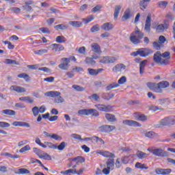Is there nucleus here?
I'll return each mask as SVG.
<instances>
[{
    "instance_id": "37",
    "label": "nucleus",
    "mask_w": 175,
    "mask_h": 175,
    "mask_svg": "<svg viewBox=\"0 0 175 175\" xmlns=\"http://www.w3.org/2000/svg\"><path fill=\"white\" fill-rule=\"evenodd\" d=\"M107 167L109 169V170L114 169V159H108L107 161Z\"/></svg>"
},
{
    "instance_id": "61",
    "label": "nucleus",
    "mask_w": 175,
    "mask_h": 175,
    "mask_svg": "<svg viewBox=\"0 0 175 175\" xmlns=\"http://www.w3.org/2000/svg\"><path fill=\"white\" fill-rule=\"evenodd\" d=\"M46 53H49V51L46 49H40L38 51L35 52V54H38V55H42V54H46Z\"/></svg>"
},
{
    "instance_id": "57",
    "label": "nucleus",
    "mask_w": 175,
    "mask_h": 175,
    "mask_svg": "<svg viewBox=\"0 0 175 175\" xmlns=\"http://www.w3.org/2000/svg\"><path fill=\"white\" fill-rule=\"evenodd\" d=\"M51 139H53L54 140H62V137L55 133L51 134Z\"/></svg>"
},
{
    "instance_id": "56",
    "label": "nucleus",
    "mask_w": 175,
    "mask_h": 175,
    "mask_svg": "<svg viewBox=\"0 0 175 175\" xmlns=\"http://www.w3.org/2000/svg\"><path fill=\"white\" fill-rule=\"evenodd\" d=\"M88 72L90 76H96L98 75V72L94 68H88Z\"/></svg>"
},
{
    "instance_id": "34",
    "label": "nucleus",
    "mask_w": 175,
    "mask_h": 175,
    "mask_svg": "<svg viewBox=\"0 0 175 175\" xmlns=\"http://www.w3.org/2000/svg\"><path fill=\"white\" fill-rule=\"evenodd\" d=\"M75 173H76V169H72V168L61 172V174H64V175H72V174H75Z\"/></svg>"
},
{
    "instance_id": "14",
    "label": "nucleus",
    "mask_w": 175,
    "mask_h": 175,
    "mask_svg": "<svg viewBox=\"0 0 175 175\" xmlns=\"http://www.w3.org/2000/svg\"><path fill=\"white\" fill-rule=\"evenodd\" d=\"M96 153L99 154V155H101L102 157H104L105 158H116V156L114 155V154L109 151L98 150Z\"/></svg>"
},
{
    "instance_id": "27",
    "label": "nucleus",
    "mask_w": 175,
    "mask_h": 175,
    "mask_svg": "<svg viewBox=\"0 0 175 175\" xmlns=\"http://www.w3.org/2000/svg\"><path fill=\"white\" fill-rule=\"evenodd\" d=\"M68 24L75 28H80V27H83V23L80 21H69Z\"/></svg>"
},
{
    "instance_id": "18",
    "label": "nucleus",
    "mask_w": 175,
    "mask_h": 175,
    "mask_svg": "<svg viewBox=\"0 0 175 175\" xmlns=\"http://www.w3.org/2000/svg\"><path fill=\"white\" fill-rule=\"evenodd\" d=\"M50 48L53 49L56 53H58L59 51H64L65 50V48L64 46L59 44H52L50 46Z\"/></svg>"
},
{
    "instance_id": "6",
    "label": "nucleus",
    "mask_w": 175,
    "mask_h": 175,
    "mask_svg": "<svg viewBox=\"0 0 175 175\" xmlns=\"http://www.w3.org/2000/svg\"><path fill=\"white\" fill-rule=\"evenodd\" d=\"M124 83H126V77H122L119 79L118 83H113L109 85L107 87V91H110V90H113V88H117L120 87V84H124Z\"/></svg>"
},
{
    "instance_id": "26",
    "label": "nucleus",
    "mask_w": 175,
    "mask_h": 175,
    "mask_svg": "<svg viewBox=\"0 0 175 175\" xmlns=\"http://www.w3.org/2000/svg\"><path fill=\"white\" fill-rule=\"evenodd\" d=\"M113 28H114V26L110 23H104L101 26V29H103L104 31H111Z\"/></svg>"
},
{
    "instance_id": "1",
    "label": "nucleus",
    "mask_w": 175,
    "mask_h": 175,
    "mask_svg": "<svg viewBox=\"0 0 175 175\" xmlns=\"http://www.w3.org/2000/svg\"><path fill=\"white\" fill-rule=\"evenodd\" d=\"M147 87L149 88L150 91L153 92H157V94H162L163 92V88H167L170 85L169 83L166 81H163L158 83H148L146 84Z\"/></svg>"
},
{
    "instance_id": "10",
    "label": "nucleus",
    "mask_w": 175,
    "mask_h": 175,
    "mask_svg": "<svg viewBox=\"0 0 175 175\" xmlns=\"http://www.w3.org/2000/svg\"><path fill=\"white\" fill-rule=\"evenodd\" d=\"M160 126H166L167 125H172V116L165 117L161 119L159 122Z\"/></svg>"
},
{
    "instance_id": "25",
    "label": "nucleus",
    "mask_w": 175,
    "mask_h": 175,
    "mask_svg": "<svg viewBox=\"0 0 175 175\" xmlns=\"http://www.w3.org/2000/svg\"><path fill=\"white\" fill-rule=\"evenodd\" d=\"M135 35V37L138 38V39H143L144 36V33L139 30V28L136 27L134 32L131 33V35Z\"/></svg>"
},
{
    "instance_id": "45",
    "label": "nucleus",
    "mask_w": 175,
    "mask_h": 175,
    "mask_svg": "<svg viewBox=\"0 0 175 175\" xmlns=\"http://www.w3.org/2000/svg\"><path fill=\"white\" fill-rule=\"evenodd\" d=\"M135 167L137 169H141V170L146 169V170L148 169V167L147 166V165L142 164V163H139V162L135 163Z\"/></svg>"
},
{
    "instance_id": "49",
    "label": "nucleus",
    "mask_w": 175,
    "mask_h": 175,
    "mask_svg": "<svg viewBox=\"0 0 175 175\" xmlns=\"http://www.w3.org/2000/svg\"><path fill=\"white\" fill-rule=\"evenodd\" d=\"M55 29H68L69 28V25L62 24V25H57L54 27Z\"/></svg>"
},
{
    "instance_id": "28",
    "label": "nucleus",
    "mask_w": 175,
    "mask_h": 175,
    "mask_svg": "<svg viewBox=\"0 0 175 175\" xmlns=\"http://www.w3.org/2000/svg\"><path fill=\"white\" fill-rule=\"evenodd\" d=\"M130 40L133 44H140L141 39L135 36V34H131Z\"/></svg>"
},
{
    "instance_id": "5",
    "label": "nucleus",
    "mask_w": 175,
    "mask_h": 175,
    "mask_svg": "<svg viewBox=\"0 0 175 175\" xmlns=\"http://www.w3.org/2000/svg\"><path fill=\"white\" fill-rule=\"evenodd\" d=\"M99 62L100 64H104L105 65L114 64V62H117V57L114 56H103L100 57Z\"/></svg>"
},
{
    "instance_id": "42",
    "label": "nucleus",
    "mask_w": 175,
    "mask_h": 175,
    "mask_svg": "<svg viewBox=\"0 0 175 175\" xmlns=\"http://www.w3.org/2000/svg\"><path fill=\"white\" fill-rule=\"evenodd\" d=\"M137 156L139 159H144V158H147V157H148V154L143 152L142 151H137Z\"/></svg>"
},
{
    "instance_id": "12",
    "label": "nucleus",
    "mask_w": 175,
    "mask_h": 175,
    "mask_svg": "<svg viewBox=\"0 0 175 175\" xmlns=\"http://www.w3.org/2000/svg\"><path fill=\"white\" fill-rule=\"evenodd\" d=\"M125 69H126V66L124 64H118L113 67L112 71L113 73H118V72H122L123 70H125Z\"/></svg>"
},
{
    "instance_id": "23",
    "label": "nucleus",
    "mask_w": 175,
    "mask_h": 175,
    "mask_svg": "<svg viewBox=\"0 0 175 175\" xmlns=\"http://www.w3.org/2000/svg\"><path fill=\"white\" fill-rule=\"evenodd\" d=\"M151 53V51L148 49H141L138 50V54L141 57H147L148 54Z\"/></svg>"
},
{
    "instance_id": "43",
    "label": "nucleus",
    "mask_w": 175,
    "mask_h": 175,
    "mask_svg": "<svg viewBox=\"0 0 175 175\" xmlns=\"http://www.w3.org/2000/svg\"><path fill=\"white\" fill-rule=\"evenodd\" d=\"M159 105H161V106H163V105H170V100L169 98L159 99Z\"/></svg>"
},
{
    "instance_id": "54",
    "label": "nucleus",
    "mask_w": 175,
    "mask_h": 175,
    "mask_svg": "<svg viewBox=\"0 0 175 175\" xmlns=\"http://www.w3.org/2000/svg\"><path fill=\"white\" fill-rule=\"evenodd\" d=\"M30 150L31 146L29 145H26L19 150V152L23 154V152H26V151H30Z\"/></svg>"
},
{
    "instance_id": "63",
    "label": "nucleus",
    "mask_w": 175,
    "mask_h": 175,
    "mask_svg": "<svg viewBox=\"0 0 175 175\" xmlns=\"http://www.w3.org/2000/svg\"><path fill=\"white\" fill-rule=\"evenodd\" d=\"M85 168H80L79 170L75 169V174L77 175H83Z\"/></svg>"
},
{
    "instance_id": "7",
    "label": "nucleus",
    "mask_w": 175,
    "mask_h": 175,
    "mask_svg": "<svg viewBox=\"0 0 175 175\" xmlns=\"http://www.w3.org/2000/svg\"><path fill=\"white\" fill-rule=\"evenodd\" d=\"M153 155L155 157H159L161 158H163L165 157H167V152L163 150L162 148H154L153 149Z\"/></svg>"
},
{
    "instance_id": "22",
    "label": "nucleus",
    "mask_w": 175,
    "mask_h": 175,
    "mask_svg": "<svg viewBox=\"0 0 175 175\" xmlns=\"http://www.w3.org/2000/svg\"><path fill=\"white\" fill-rule=\"evenodd\" d=\"M45 96H50L51 98H56L57 96H59L61 95V92L58 91H49L44 93Z\"/></svg>"
},
{
    "instance_id": "30",
    "label": "nucleus",
    "mask_w": 175,
    "mask_h": 175,
    "mask_svg": "<svg viewBox=\"0 0 175 175\" xmlns=\"http://www.w3.org/2000/svg\"><path fill=\"white\" fill-rule=\"evenodd\" d=\"M145 136L149 139H155V137H158V134L155 133L154 131H147L145 133Z\"/></svg>"
},
{
    "instance_id": "35",
    "label": "nucleus",
    "mask_w": 175,
    "mask_h": 175,
    "mask_svg": "<svg viewBox=\"0 0 175 175\" xmlns=\"http://www.w3.org/2000/svg\"><path fill=\"white\" fill-rule=\"evenodd\" d=\"M1 113L6 116H16V111L12 109H3L1 111Z\"/></svg>"
},
{
    "instance_id": "16",
    "label": "nucleus",
    "mask_w": 175,
    "mask_h": 175,
    "mask_svg": "<svg viewBox=\"0 0 175 175\" xmlns=\"http://www.w3.org/2000/svg\"><path fill=\"white\" fill-rule=\"evenodd\" d=\"M70 162H75L76 165H79V163H84L85 162V159L81 156H78L75 158H70Z\"/></svg>"
},
{
    "instance_id": "9",
    "label": "nucleus",
    "mask_w": 175,
    "mask_h": 175,
    "mask_svg": "<svg viewBox=\"0 0 175 175\" xmlns=\"http://www.w3.org/2000/svg\"><path fill=\"white\" fill-rule=\"evenodd\" d=\"M133 117L135 120H137V121H142L143 122L147 121L148 120V118L147 116L140 113L139 112H136L133 113Z\"/></svg>"
},
{
    "instance_id": "41",
    "label": "nucleus",
    "mask_w": 175,
    "mask_h": 175,
    "mask_svg": "<svg viewBox=\"0 0 175 175\" xmlns=\"http://www.w3.org/2000/svg\"><path fill=\"white\" fill-rule=\"evenodd\" d=\"M89 99H90V100H94V102H99V100H100V97L99 96V95L96 94H93L92 95L90 96Z\"/></svg>"
},
{
    "instance_id": "21",
    "label": "nucleus",
    "mask_w": 175,
    "mask_h": 175,
    "mask_svg": "<svg viewBox=\"0 0 175 175\" xmlns=\"http://www.w3.org/2000/svg\"><path fill=\"white\" fill-rule=\"evenodd\" d=\"M92 51L96 53V54H102V51L100 50V46L98 43H92L91 44Z\"/></svg>"
},
{
    "instance_id": "53",
    "label": "nucleus",
    "mask_w": 175,
    "mask_h": 175,
    "mask_svg": "<svg viewBox=\"0 0 175 175\" xmlns=\"http://www.w3.org/2000/svg\"><path fill=\"white\" fill-rule=\"evenodd\" d=\"M72 88H74L75 91H78L79 92H83V91L85 90V88H83L79 85H73Z\"/></svg>"
},
{
    "instance_id": "2",
    "label": "nucleus",
    "mask_w": 175,
    "mask_h": 175,
    "mask_svg": "<svg viewBox=\"0 0 175 175\" xmlns=\"http://www.w3.org/2000/svg\"><path fill=\"white\" fill-rule=\"evenodd\" d=\"M79 116H92L93 117H98L99 112L95 109H81L78 111Z\"/></svg>"
},
{
    "instance_id": "40",
    "label": "nucleus",
    "mask_w": 175,
    "mask_h": 175,
    "mask_svg": "<svg viewBox=\"0 0 175 175\" xmlns=\"http://www.w3.org/2000/svg\"><path fill=\"white\" fill-rule=\"evenodd\" d=\"M133 158V155L130 156H126L122 158V162L124 165H126V163H129V161Z\"/></svg>"
},
{
    "instance_id": "55",
    "label": "nucleus",
    "mask_w": 175,
    "mask_h": 175,
    "mask_svg": "<svg viewBox=\"0 0 175 175\" xmlns=\"http://www.w3.org/2000/svg\"><path fill=\"white\" fill-rule=\"evenodd\" d=\"M31 111L33 113V115L34 116V117H38V116L39 115V107H34L32 108Z\"/></svg>"
},
{
    "instance_id": "62",
    "label": "nucleus",
    "mask_w": 175,
    "mask_h": 175,
    "mask_svg": "<svg viewBox=\"0 0 175 175\" xmlns=\"http://www.w3.org/2000/svg\"><path fill=\"white\" fill-rule=\"evenodd\" d=\"M10 124L6 122H0V128H9Z\"/></svg>"
},
{
    "instance_id": "20",
    "label": "nucleus",
    "mask_w": 175,
    "mask_h": 175,
    "mask_svg": "<svg viewBox=\"0 0 175 175\" xmlns=\"http://www.w3.org/2000/svg\"><path fill=\"white\" fill-rule=\"evenodd\" d=\"M122 9V5H118L115 6L114 8V13H113V18L114 20H117L118 18V16H120V12Z\"/></svg>"
},
{
    "instance_id": "3",
    "label": "nucleus",
    "mask_w": 175,
    "mask_h": 175,
    "mask_svg": "<svg viewBox=\"0 0 175 175\" xmlns=\"http://www.w3.org/2000/svg\"><path fill=\"white\" fill-rule=\"evenodd\" d=\"M153 59L154 62L160 64V65H167V64H169V60L167 59L162 58V54H161V52L159 51L154 53Z\"/></svg>"
},
{
    "instance_id": "33",
    "label": "nucleus",
    "mask_w": 175,
    "mask_h": 175,
    "mask_svg": "<svg viewBox=\"0 0 175 175\" xmlns=\"http://www.w3.org/2000/svg\"><path fill=\"white\" fill-rule=\"evenodd\" d=\"M19 100L26 102L27 103H33V99L30 96L20 97Z\"/></svg>"
},
{
    "instance_id": "44",
    "label": "nucleus",
    "mask_w": 175,
    "mask_h": 175,
    "mask_svg": "<svg viewBox=\"0 0 175 175\" xmlns=\"http://www.w3.org/2000/svg\"><path fill=\"white\" fill-rule=\"evenodd\" d=\"M44 145L46 146V148H53V150H57V145L51 143V142H44Z\"/></svg>"
},
{
    "instance_id": "4",
    "label": "nucleus",
    "mask_w": 175,
    "mask_h": 175,
    "mask_svg": "<svg viewBox=\"0 0 175 175\" xmlns=\"http://www.w3.org/2000/svg\"><path fill=\"white\" fill-rule=\"evenodd\" d=\"M60 64L58 65L59 69L62 70H68L69 69V64H70V58L63 57L60 59Z\"/></svg>"
},
{
    "instance_id": "59",
    "label": "nucleus",
    "mask_w": 175,
    "mask_h": 175,
    "mask_svg": "<svg viewBox=\"0 0 175 175\" xmlns=\"http://www.w3.org/2000/svg\"><path fill=\"white\" fill-rule=\"evenodd\" d=\"M70 136L72 137V139H75L76 140H81V142L83 140V138H81V135L79 134L73 133Z\"/></svg>"
},
{
    "instance_id": "50",
    "label": "nucleus",
    "mask_w": 175,
    "mask_h": 175,
    "mask_svg": "<svg viewBox=\"0 0 175 175\" xmlns=\"http://www.w3.org/2000/svg\"><path fill=\"white\" fill-rule=\"evenodd\" d=\"M93 20H94V16L92 15H90L85 18H83L82 21L83 24H88V23H91V21H92Z\"/></svg>"
},
{
    "instance_id": "47",
    "label": "nucleus",
    "mask_w": 175,
    "mask_h": 175,
    "mask_svg": "<svg viewBox=\"0 0 175 175\" xmlns=\"http://www.w3.org/2000/svg\"><path fill=\"white\" fill-rule=\"evenodd\" d=\"M64 102H65V99H64V98H62L61 95H59V96H57L54 99V103H57V105H59V103H64Z\"/></svg>"
},
{
    "instance_id": "24",
    "label": "nucleus",
    "mask_w": 175,
    "mask_h": 175,
    "mask_svg": "<svg viewBox=\"0 0 175 175\" xmlns=\"http://www.w3.org/2000/svg\"><path fill=\"white\" fill-rule=\"evenodd\" d=\"M13 126H25L26 128H29L31 125L29 124V123H27L25 122H18L15 121L12 123Z\"/></svg>"
},
{
    "instance_id": "19",
    "label": "nucleus",
    "mask_w": 175,
    "mask_h": 175,
    "mask_svg": "<svg viewBox=\"0 0 175 175\" xmlns=\"http://www.w3.org/2000/svg\"><path fill=\"white\" fill-rule=\"evenodd\" d=\"M132 16V12L131 8H127L124 12V14L122 17V21H126V20H129V18Z\"/></svg>"
},
{
    "instance_id": "15",
    "label": "nucleus",
    "mask_w": 175,
    "mask_h": 175,
    "mask_svg": "<svg viewBox=\"0 0 175 175\" xmlns=\"http://www.w3.org/2000/svg\"><path fill=\"white\" fill-rule=\"evenodd\" d=\"M152 20V18L151 15H148L146 22H145V31L146 32H150L151 31V21Z\"/></svg>"
},
{
    "instance_id": "64",
    "label": "nucleus",
    "mask_w": 175,
    "mask_h": 175,
    "mask_svg": "<svg viewBox=\"0 0 175 175\" xmlns=\"http://www.w3.org/2000/svg\"><path fill=\"white\" fill-rule=\"evenodd\" d=\"M159 8H166L167 6V1H159Z\"/></svg>"
},
{
    "instance_id": "29",
    "label": "nucleus",
    "mask_w": 175,
    "mask_h": 175,
    "mask_svg": "<svg viewBox=\"0 0 175 175\" xmlns=\"http://www.w3.org/2000/svg\"><path fill=\"white\" fill-rule=\"evenodd\" d=\"M168 27H169V25H167V23H164L162 25H159L156 29L158 32H163L165 29H167Z\"/></svg>"
},
{
    "instance_id": "60",
    "label": "nucleus",
    "mask_w": 175,
    "mask_h": 175,
    "mask_svg": "<svg viewBox=\"0 0 175 175\" xmlns=\"http://www.w3.org/2000/svg\"><path fill=\"white\" fill-rule=\"evenodd\" d=\"M36 143L42 148H46V145L42 143V141L39 138L36 139Z\"/></svg>"
},
{
    "instance_id": "51",
    "label": "nucleus",
    "mask_w": 175,
    "mask_h": 175,
    "mask_svg": "<svg viewBox=\"0 0 175 175\" xmlns=\"http://www.w3.org/2000/svg\"><path fill=\"white\" fill-rule=\"evenodd\" d=\"M56 42L57 43H65V42H66V38L63 36H58L56 37Z\"/></svg>"
},
{
    "instance_id": "11",
    "label": "nucleus",
    "mask_w": 175,
    "mask_h": 175,
    "mask_svg": "<svg viewBox=\"0 0 175 175\" xmlns=\"http://www.w3.org/2000/svg\"><path fill=\"white\" fill-rule=\"evenodd\" d=\"M94 107H96L100 111L109 112L111 111V107L110 105L97 104L95 105Z\"/></svg>"
},
{
    "instance_id": "32",
    "label": "nucleus",
    "mask_w": 175,
    "mask_h": 175,
    "mask_svg": "<svg viewBox=\"0 0 175 175\" xmlns=\"http://www.w3.org/2000/svg\"><path fill=\"white\" fill-rule=\"evenodd\" d=\"M31 172L25 168H20L15 172V174H29Z\"/></svg>"
},
{
    "instance_id": "58",
    "label": "nucleus",
    "mask_w": 175,
    "mask_h": 175,
    "mask_svg": "<svg viewBox=\"0 0 175 175\" xmlns=\"http://www.w3.org/2000/svg\"><path fill=\"white\" fill-rule=\"evenodd\" d=\"M33 152H35V154L36 155H38V157H40L42 152H43V151L40 150V149H39L38 148H33Z\"/></svg>"
},
{
    "instance_id": "52",
    "label": "nucleus",
    "mask_w": 175,
    "mask_h": 175,
    "mask_svg": "<svg viewBox=\"0 0 175 175\" xmlns=\"http://www.w3.org/2000/svg\"><path fill=\"white\" fill-rule=\"evenodd\" d=\"M18 77L19 79H24L25 81H29V75H28L27 74H25V73L19 74L18 75Z\"/></svg>"
},
{
    "instance_id": "36",
    "label": "nucleus",
    "mask_w": 175,
    "mask_h": 175,
    "mask_svg": "<svg viewBox=\"0 0 175 175\" xmlns=\"http://www.w3.org/2000/svg\"><path fill=\"white\" fill-rule=\"evenodd\" d=\"M39 158L40 159H45L46 161H51V156H50V154L42 152L40 154V156L39 157Z\"/></svg>"
},
{
    "instance_id": "13",
    "label": "nucleus",
    "mask_w": 175,
    "mask_h": 175,
    "mask_svg": "<svg viewBox=\"0 0 175 175\" xmlns=\"http://www.w3.org/2000/svg\"><path fill=\"white\" fill-rule=\"evenodd\" d=\"M11 91H15L18 94H24L27 92V89L21 86L12 85L10 88Z\"/></svg>"
},
{
    "instance_id": "17",
    "label": "nucleus",
    "mask_w": 175,
    "mask_h": 175,
    "mask_svg": "<svg viewBox=\"0 0 175 175\" xmlns=\"http://www.w3.org/2000/svg\"><path fill=\"white\" fill-rule=\"evenodd\" d=\"M99 129L101 132H111L112 131H114L116 129V126H110V125H103L99 127Z\"/></svg>"
},
{
    "instance_id": "8",
    "label": "nucleus",
    "mask_w": 175,
    "mask_h": 175,
    "mask_svg": "<svg viewBox=\"0 0 175 175\" xmlns=\"http://www.w3.org/2000/svg\"><path fill=\"white\" fill-rule=\"evenodd\" d=\"M124 125H128L129 126H133L135 128H138L142 126V124L135 121V120H123Z\"/></svg>"
},
{
    "instance_id": "48",
    "label": "nucleus",
    "mask_w": 175,
    "mask_h": 175,
    "mask_svg": "<svg viewBox=\"0 0 175 175\" xmlns=\"http://www.w3.org/2000/svg\"><path fill=\"white\" fill-rule=\"evenodd\" d=\"M148 1H145V0H142L139 2V6L142 9V10H144L147 9V6H148Z\"/></svg>"
},
{
    "instance_id": "38",
    "label": "nucleus",
    "mask_w": 175,
    "mask_h": 175,
    "mask_svg": "<svg viewBox=\"0 0 175 175\" xmlns=\"http://www.w3.org/2000/svg\"><path fill=\"white\" fill-rule=\"evenodd\" d=\"M105 118L109 122H116V116L111 113L105 114Z\"/></svg>"
},
{
    "instance_id": "46",
    "label": "nucleus",
    "mask_w": 175,
    "mask_h": 175,
    "mask_svg": "<svg viewBox=\"0 0 175 175\" xmlns=\"http://www.w3.org/2000/svg\"><path fill=\"white\" fill-rule=\"evenodd\" d=\"M85 62L88 65H95V64H96V62H95V60H94L92 57H86Z\"/></svg>"
},
{
    "instance_id": "39",
    "label": "nucleus",
    "mask_w": 175,
    "mask_h": 175,
    "mask_svg": "<svg viewBox=\"0 0 175 175\" xmlns=\"http://www.w3.org/2000/svg\"><path fill=\"white\" fill-rule=\"evenodd\" d=\"M3 62L6 65H18V62L10 59H5Z\"/></svg>"
},
{
    "instance_id": "31",
    "label": "nucleus",
    "mask_w": 175,
    "mask_h": 175,
    "mask_svg": "<svg viewBox=\"0 0 175 175\" xmlns=\"http://www.w3.org/2000/svg\"><path fill=\"white\" fill-rule=\"evenodd\" d=\"M147 62H148L147 59H145L141 62L139 64V72L141 75H143V73H144V68H146V65H147Z\"/></svg>"
}]
</instances>
